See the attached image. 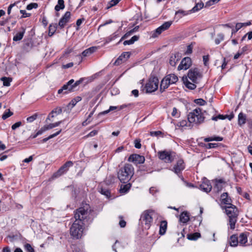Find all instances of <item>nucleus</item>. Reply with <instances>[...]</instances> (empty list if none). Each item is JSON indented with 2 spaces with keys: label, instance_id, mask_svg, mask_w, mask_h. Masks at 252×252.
<instances>
[{
  "label": "nucleus",
  "instance_id": "1",
  "mask_svg": "<svg viewBox=\"0 0 252 252\" xmlns=\"http://www.w3.org/2000/svg\"><path fill=\"white\" fill-rule=\"evenodd\" d=\"M89 206L86 205L75 211V220L70 228V234L74 238L79 239L82 236L84 221L87 220L89 215Z\"/></svg>",
  "mask_w": 252,
  "mask_h": 252
},
{
  "label": "nucleus",
  "instance_id": "2",
  "mask_svg": "<svg viewBox=\"0 0 252 252\" xmlns=\"http://www.w3.org/2000/svg\"><path fill=\"white\" fill-rule=\"evenodd\" d=\"M134 173V169L133 166L130 164L126 163L124 167L119 170L118 178L121 182L125 184L131 179Z\"/></svg>",
  "mask_w": 252,
  "mask_h": 252
},
{
  "label": "nucleus",
  "instance_id": "3",
  "mask_svg": "<svg viewBox=\"0 0 252 252\" xmlns=\"http://www.w3.org/2000/svg\"><path fill=\"white\" fill-rule=\"evenodd\" d=\"M226 215L229 218V224L231 229H234L237 220V209L233 204L224 207Z\"/></svg>",
  "mask_w": 252,
  "mask_h": 252
},
{
  "label": "nucleus",
  "instance_id": "4",
  "mask_svg": "<svg viewBox=\"0 0 252 252\" xmlns=\"http://www.w3.org/2000/svg\"><path fill=\"white\" fill-rule=\"evenodd\" d=\"M156 215V212L153 210H145L141 215L140 221L142 225H145V228L149 229Z\"/></svg>",
  "mask_w": 252,
  "mask_h": 252
},
{
  "label": "nucleus",
  "instance_id": "5",
  "mask_svg": "<svg viewBox=\"0 0 252 252\" xmlns=\"http://www.w3.org/2000/svg\"><path fill=\"white\" fill-rule=\"evenodd\" d=\"M188 120L189 124L194 123L199 125L203 123L204 117L200 108H196L189 112L188 115Z\"/></svg>",
  "mask_w": 252,
  "mask_h": 252
},
{
  "label": "nucleus",
  "instance_id": "6",
  "mask_svg": "<svg viewBox=\"0 0 252 252\" xmlns=\"http://www.w3.org/2000/svg\"><path fill=\"white\" fill-rule=\"evenodd\" d=\"M178 80V77L174 74H170L166 75L161 81L160 90L162 91H164L168 88L169 85L176 83Z\"/></svg>",
  "mask_w": 252,
  "mask_h": 252
},
{
  "label": "nucleus",
  "instance_id": "7",
  "mask_svg": "<svg viewBox=\"0 0 252 252\" xmlns=\"http://www.w3.org/2000/svg\"><path fill=\"white\" fill-rule=\"evenodd\" d=\"M175 155V153L171 151L165 150L158 152V158L167 163L171 162L174 159Z\"/></svg>",
  "mask_w": 252,
  "mask_h": 252
},
{
  "label": "nucleus",
  "instance_id": "8",
  "mask_svg": "<svg viewBox=\"0 0 252 252\" xmlns=\"http://www.w3.org/2000/svg\"><path fill=\"white\" fill-rule=\"evenodd\" d=\"M158 86V80L157 77H154L149 79L146 84L147 92L152 93L156 91Z\"/></svg>",
  "mask_w": 252,
  "mask_h": 252
},
{
  "label": "nucleus",
  "instance_id": "9",
  "mask_svg": "<svg viewBox=\"0 0 252 252\" xmlns=\"http://www.w3.org/2000/svg\"><path fill=\"white\" fill-rule=\"evenodd\" d=\"M188 78L193 83H198L202 78L199 69L197 68L190 69L188 74Z\"/></svg>",
  "mask_w": 252,
  "mask_h": 252
},
{
  "label": "nucleus",
  "instance_id": "10",
  "mask_svg": "<svg viewBox=\"0 0 252 252\" xmlns=\"http://www.w3.org/2000/svg\"><path fill=\"white\" fill-rule=\"evenodd\" d=\"M172 24V21H167L164 22L161 26L158 28L155 31L152 32L151 37L152 38L157 37L163 32L168 29Z\"/></svg>",
  "mask_w": 252,
  "mask_h": 252
},
{
  "label": "nucleus",
  "instance_id": "11",
  "mask_svg": "<svg viewBox=\"0 0 252 252\" xmlns=\"http://www.w3.org/2000/svg\"><path fill=\"white\" fill-rule=\"evenodd\" d=\"M73 163L71 161H68L66 162L60 169L54 174V176L57 177L61 176L65 172H66L69 167L72 166Z\"/></svg>",
  "mask_w": 252,
  "mask_h": 252
},
{
  "label": "nucleus",
  "instance_id": "12",
  "mask_svg": "<svg viewBox=\"0 0 252 252\" xmlns=\"http://www.w3.org/2000/svg\"><path fill=\"white\" fill-rule=\"evenodd\" d=\"M191 65V60L189 57L184 58L181 62L178 67V70H187L189 68Z\"/></svg>",
  "mask_w": 252,
  "mask_h": 252
},
{
  "label": "nucleus",
  "instance_id": "13",
  "mask_svg": "<svg viewBox=\"0 0 252 252\" xmlns=\"http://www.w3.org/2000/svg\"><path fill=\"white\" fill-rule=\"evenodd\" d=\"M128 161L136 164H141L145 161V157L138 154H132L128 158Z\"/></svg>",
  "mask_w": 252,
  "mask_h": 252
},
{
  "label": "nucleus",
  "instance_id": "14",
  "mask_svg": "<svg viewBox=\"0 0 252 252\" xmlns=\"http://www.w3.org/2000/svg\"><path fill=\"white\" fill-rule=\"evenodd\" d=\"M71 13L69 11H66L64 15L60 20L58 25L61 29L64 28L66 23L69 22L70 19Z\"/></svg>",
  "mask_w": 252,
  "mask_h": 252
},
{
  "label": "nucleus",
  "instance_id": "15",
  "mask_svg": "<svg viewBox=\"0 0 252 252\" xmlns=\"http://www.w3.org/2000/svg\"><path fill=\"white\" fill-rule=\"evenodd\" d=\"M200 188L201 190L206 192H209L212 188L210 182L209 180H204L200 185Z\"/></svg>",
  "mask_w": 252,
  "mask_h": 252
},
{
  "label": "nucleus",
  "instance_id": "16",
  "mask_svg": "<svg viewBox=\"0 0 252 252\" xmlns=\"http://www.w3.org/2000/svg\"><path fill=\"white\" fill-rule=\"evenodd\" d=\"M225 184L226 183L223 179H216L214 189H216L217 192H220L225 187Z\"/></svg>",
  "mask_w": 252,
  "mask_h": 252
},
{
  "label": "nucleus",
  "instance_id": "17",
  "mask_svg": "<svg viewBox=\"0 0 252 252\" xmlns=\"http://www.w3.org/2000/svg\"><path fill=\"white\" fill-rule=\"evenodd\" d=\"M249 232L241 233L238 237L239 244L240 246H244L248 241Z\"/></svg>",
  "mask_w": 252,
  "mask_h": 252
},
{
  "label": "nucleus",
  "instance_id": "18",
  "mask_svg": "<svg viewBox=\"0 0 252 252\" xmlns=\"http://www.w3.org/2000/svg\"><path fill=\"white\" fill-rule=\"evenodd\" d=\"M221 203L228 206L232 205V200L230 197L228 196L227 192H224L220 195Z\"/></svg>",
  "mask_w": 252,
  "mask_h": 252
},
{
  "label": "nucleus",
  "instance_id": "19",
  "mask_svg": "<svg viewBox=\"0 0 252 252\" xmlns=\"http://www.w3.org/2000/svg\"><path fill=\"white\" fill-rule=\"evenodd\" d=\"M185 166L184 164V161L182 159L178 160L176 164L174 166L173 169L174 171L176 174L180 173L181 171L184 169Z\"/></svg>",
  "mask_w": 252,
  "mask_h": 252
},
{
  "label": "nucleus",
  "instance_id": "20",
  "mask_svg": "<svg viewBox=\"0 0 252 252\" xmlns=\"http://www.w3.org/2000/svg\"><path fill=\"white\" fill-rule=\"evenodd\" d=\"M130 56L129 52H124L117 59L115 62V64L118 65L121 64L123 61L126 60Z\"/></svg>",
  "mask_w": 252,
  "mask_h": 252
},
{
  "label": "nucleus",
  "instance_id": "21",
  "mask_svg": "<svg viewBox=\"0 0 252 252\" xmlns=\"http://www.w3.org/2000/svg\"><path fill=\"white\" fill-rule=\"evenodd\" d=\"M62 112V108L57 107L53 109L51 113L49 114L48 117L47 118L46 121L50 120L51 118H54L55 116L61 114Z\"/></svg>",
  "mask_w": 252,
  "mask_h": 252
},
{
  "label": "nucleus",
  "instance_id": "22",
  "mask_svg": "<svg viewBox=\"0 0 252 252\" xmlns=\"http://www.w3.org/2000/svg\"><path fill=\"white\" fill-rule=\"evenodd\" d=\"M229 244L232 247H236L237 246L239 241H238V237L237 235L234 234L230 236L229 240Z\"/></svg>",
  "mask_w": 252,
  "mask_h": 252
},
{
  "label": "nucleus",
  "instance_id": "23",
  "mask_svg": "<svg viewBox=\"0 0 252 252\" xmlns=\"http://www.w3.org/2000/svg\"><path fill=\"white\" fill-rule=\"evenodd\" d=\"M179 60V56L178 54H172L170 57L169 63L171 66H175Z\"/></svg>",
  "mask_w": 252,
  "mask_h": 252
},
{
  "label": "nucleus",
  "instance_id": "24",
  "mask_svg": "<svg viewBox=\"0 0 252 252\" xmlns=\"http://www.w3.org/2000/svg\"><path fill=\"white\" fill-rule=\"evenodd\" d=\"M74 82L73 79L70 80L66 84L64 85L62 88L58 90V94H61L63 91H65V93H68L70 92L69 91V86L72 83Z\"/></svg>",
  "mask_w": 252,
  "mask_h": 252
},
{
  "label": "nucleus",
  "instance_id": "25",
  "mask_svg": "<svg viewBox=\"0 0 252 252\" xmlns=\"http://www.w3.org/2000/svg\"><path fill=\"white\" fill-rule=\"evenodd\" d=\"M167 226V222L166 220H162L160 222L159 226V234L163 235L165 234Z\"/></svg>",
  "mask_w": 252,
  "mask_h": 252
},
{
  "label": "nucleus",
  "instance_id": "26",
  "mask_svg": "<svg viewBox=\"0 0 252 252\" xmlns=\"http://www.w3.org/2000/svg\"><path fill=\"white\" fill-rule=\"evenodd\" d=\"M22 32L17 33L14 36L13 39L14 41H20L23 38L25 32V29L22 28Z\"/></svg>",
  "mask_w": 252,
  "mask_h": 252
},
{
  "label": "nucleus",
  "instance_id": "27",
  "mask_svg": "<svg viewBox=\"0 0 252 252\" xmlns=\"http://www.w3.org/2000/svg\"><path fill=\"white\" fill-rule=\"evenodd\" d=\"M189 220V214L187 212H184L180 216V221L183 223L187 222Z\"/></svg>",
  "mask_w": 252,
  "mask_h": 252
},
{
  "label": "nucleus",
  "instance_id": "28",
  "mask_svg": "<svg viewBox=\"0 0 252 252\" xmlns=\"http://www.w3.org/2000/svg\"><path fill=\"white\" fill-rule=\"evenodd\" d=\"M131 184L130 183L127 184H122L121 186L120 192L121 193L125 194L126 193L131 187Z\"/></svg>",
  "mask_w": 252,
  "mask_h": 252
},
{
  "label": "nucleus",
  "instance_id": "29",
  "mask_svg": "<svg viewBox=\"0 0 252 252\" xmlns=\"http://www.w3.org/2000/svg\"><path fill=\"white\" fill-rule=\"evenodd\" d=\"M62 123V121H59L54 124H50L43 126V130H47L52 129L59 126Z\"/></svg>",
  "mask_w": 252,
  "mask_h": 252
},
{
  "label": "nucleus",
  "instance_id": "30",
  "mask_svg": "<svg viewBox=\"0 0 252 252\" xmlns=\"http://www.w3.org/2000/svg\"><path fill=\"white\" fill-rule=\"evenodd\" d=\"M95 49H96V48L94 47H90V48L85 50V51H84L82 52V56L84 57L88 56L90 55L91 54H92V53H93L95 51Z\"/></svg>",
  "mask_w": 252,
  "mask_h": 252
},
{
  "label": "nucleus",
  "instance_id": "31",
  "mask_svg": "<svg viewBox=\"0 0 252 252\" xmlns=\"http://www.w3.org/2000/svg\"><path fill=\"white\" fill-rule=\"evenodd\" d=\"M184 82L186 86L190 90H194L195 89L196 86L195 84L196 83H191L190 82L187 78H186V80H184Z\"/></svg>",
  "mask_w": 252,
  "mask_h": 252
},
{
  "label": "nucleus",
  "instance_id": "32",
  "mask_svg": "<svg viewBox=\"0 0 252 252\" xmlns=\"http://www.w3.org/2000/svg\"><path fill=\"white\" fill-rule=\"evenodd\" d=\"M246 115L242 113H239L238 115V124L242 126L246 123Z\"/></svg>",
  "mask_w": 252,
  "mask_h": 252
},
{
  "label": "nucleus",
  "instance_id": "33",
  "mask_svg": "<svg viewBox=\"0 0 252 252\" xmlns=\"http://www.w3.org/2000/svg\"><path fill=\"white\" fill-rule=\"evenodd\" d=\"M139 39V36L137 35H134L132 36L130 39L125 40L124 42V44L125 45H131L134 43L135 41H137Z\"/></svg>",
  "mask_w": 252,
  "mask_h": 252
},
{
  "label": "nucleus",
  "instance_id": "34",
  "mask_svg": "<svg viewBox=\"0 0 252 252\" xmlns=\"http://www.w3.org/2000/svg\"><path fill=\"white\" fill-rule=\"evenodd\" d=\"M201 237V235L198 232H195L192 234L188 235V239L190 240H196Z\"/></svg>",
  "mask_w": 252,
  "mask_h": 252
},
{
  "label": "nucleus",
  "instance_id": "35",
  "mask_svg": "<svg viewBox=\"0 0 252 252\" xmlns=\"http://www.w3.org/2000/svg\"><path fill=\"white\" fill-rule=\"evenodd\" d=\"M82 80L81 79L76 81L75 82L72 83L69 86V91L72 92L75 90L76 87L78 86L81 82Z\"/></svg>",
  "mask_w": 252,
  "mask_h": 252
},
{
  "label": "nucleus",
  "instance_id": "36",
  "mask_svg": "<svg viewBox=\"0 0 252 252\" xmlns=\"http://www.w3.org/2000/svg\"><path fill=\"white\" fill-rule=\"evenodd\" d=\"M64 8V0H58V4L55 6V9L57 11H59L61 9H63Z\"/></svg>",
  "mask_w": 252,
  "mask_h": 252
},
{
  "label": "nucleus",
  "instance_id": "37",
  "mask_svg": "<svg viewBox=\"0 0 252 252\" xmlns=\"http://www.w3.org/2000/svg\"><path fill=\"white\" fill-rule=\"evenodd\" d=\"M204 6V3L203 2H198L196 5L191 9L190 11L192 12H196L200 9H202Z\"/></svg>",
  "mask_w": 252,
  "mask_h": 252
},
{
  "label": "nucleus",
  "instance_id": "38",
  "mask_svg": "<svg viewBox=\"0 0 252 252\" xmlns=\"http://www.w3.org/2000/svg\"><path fill=\"white\" fill-rule=\"evenodd\" d=\"M57 24H52L49 26V36H52L55 33L57 28Z\"/></svg>",
  "mask_w": 252,
  "mask_h": 252
},
{
  "label": "nucleus",
  "instance_id": "39",
  "mask_svg": "<svg viewBox=\"0 0 252 252\" xmlns=\"http://www.w3.org/2000/svg\"><path fill=\"white\" fill-rule=\"evenodd\" d=\"M1 81H3V85L4 86H9L10 82L12 81L11 78L3 77L1 78Z\"/></svg>",
  "mask_w": 252,
  "mask_h": 252
},
{
  "label": "nucleus",
  "instance_id": "40",
  "mask_svg": "<svg viewBox=\"0 0 252 252\" xmlns=\"http://www.w3.org/2000/svg\"><path fill=\"white\" fill-rule=\"evenodd\" d=\"M61 131H62V129H60L59 131H58L57 132H56V133H54L53 134L50 135L48 137L44 138L43 139V140H42L43 142H46V141H47L49 139L56 137V136L58 135L61 132Z\"/></svg>",
  "mask_w": 252,
  "mask_h": 252
},
{
  "label": "nucleus",
  "instance_id": "41",
  "mask_svg": "<svg viewBox=\"0 0 252 252\" xmlns=\"http://www.w3.org/2000/svg\"><path fill=\"white\" fill-rule=\"evenodd\" d=\"M117 109H119V107L118 106H111L110 107H109V109L107 110H105V111H104L103 112H101L100 113H99L98 115H105L107 113H108L109 112L111 111H113V110H116Z\"/></svg>",
  "mask_w": 252,
  "mask_h": 252
},
{
  "label": "nucleus",
  "instance_id": "42",
  "mask_svg": "<svg viewBox=\"0 0 252 252\" xmlns=\"http://www.w3.org/2000/svg\"><path fill=\"white\" fill-rule=\"evenodd\" d=\"M118 36V34H117L116 32H115L106 38L105 43H109L112 40H114L115 38H117Z\"/></svg>",
  "mask_w": 252,
  "mask_h": 252
},
{
  "label": "nucleus",
  "instance_id": "43",
  "mask_svg": "<svg viewBox=\"0 0 252 252\" xmlns=\"http://www.w3.org/2000/svg\"><path fill=\"white\" fill-rule=\"evenodd\" d=\"M224 39V35L222 33H219L218 34V37L215 39V42L217 45L220 43L221 41Z\"/></svg>",
  "mask_w": 252,
  "mask_h": 252
},
{
  "label": "nucleus",
  "instance_id": "44",
  "mask_svg": "<svg viewBox=\"0 0 252 252\" xmlns=\"http://www.w3.org/2000/svg\"><path fill=\"white\" fill-rule=\"evenodd\" d=\"M177 126L178 127H190V124L188 125V122L186 120H183L182 121H180L177 124Z\"/></svg>",
  "mask_w": 252,
  "mask_h": 252
},
{
  "label": "nucleus",
  "instance_id": "45",
  "mask_svg": "<svg viewBox=\"0 0 252 252\" xmlns=\"http://www.w3.org/2000/svg\"><path fill=\"white\" fill-rule=\"evenodd\" d=\"M189 11H186L183 10H179L178 11L176 12L175 14L176 15L181 14V16L180 17L181 18L182 17V16H185L189 14Z\"/></svg>",
  "mask_w": 252,
  "mask_h": 252
},
{
  "label": "nucleus",
  "instance_id": "46",
  "mask_svg": "<svg viewBox=\"0 0 252 252\" xmlns=\"http://www.w3.org/2000/svg\"><path fill=\"white\" fill-rule=\"evenodd\" d=\"M13 115V113L10 111L9 110H8V112H5L3 113V114L2 116V119L3 120H5L10 116H12Z\"/></svg>",
  "mask_w": 252,
  "mask_h": 252
},
{
  "label": "nucleus",
  "instance_id": "47",
  "mask_svg": "<svg viewBox=\"0 0 252 252\" xmlns=\"http://www.w3.org/2000/svg\"><path fill=\"white\" fill-rule=\"evenodd\" d=\"M37 117V114H34L32 116L29 117L27 118V121L28 123H32L36 119Z\"/></svg>",
  "mask_w": 252,
  "mask_h": 252
},
{
  "label": "nucleus",
  "instance_id": "48",
  "mask_svg": "<svg viewBox=\"0 0 252 252\" xmlns=\"http://www.w3.org/2000/svg\"><path fill=\"white\" fill-rule=\"evenodd\" d=\"M25 249L27 252H34V249L29 244H26L25 246Z\"/></svg>",
  "mask_w": 252,
  "mask_h": 252
},
{
  "label": "nucleus",
  "instance_id": "49",
  "mask_svg": "<svg viewBox=\"0 0 252 252\" xmlns=\"http://www.w3.org/2000/svg\"><path fill=\"white\" fill-rule=\"evenodd\" d=\"M38 7V4L36 3H31L28 4L27 6L28 10H31L32 8H36Z\"/></svg>",
  "mask_w": 252,
  "mask_h": 252
},
{
  "label": "nucleus",
  "instance_id": "50",
  "mask_svg": "<svg viewBox=\"0 0 252 252\" xmlns=\"http://www.w3.org/2000/svg\"><path fill=\"white\" fill-rule=\"evenodd\" d=\"M134 32H135V29H133L131 30L130 31H129V32H127L123 36V37L121 38V40H122V39H123L124 38H126L127 37H128L129 36L131 35Z\"/></svg>",
  "mask_w": 252,
  "mask_h": 252
},
{
  "label": "nucleus",
  "instance_id": "51",
  "mask_svg": "<svg viewBox=\"0 0 252 252\" xmlns=\"http://www.w3.org/2000/svg\"><path fill=\"white\" fill-rule=\"evenodd\" d=\"M100 192L107 197H108L110 195V193L108 189H101Z\"/></svg>",
  "mask_w": 252,
  "mask_h": 252
},
{
  "label": "nucleus",
  "instance_id": "52",
  "mask_svg": "<svg viewBox=\"0 0 252 252\" xmlns=\"http://www.w3.org/2000/svg\"><path fill=\"white\" fill-rule=\"evenodd\" d=\"M218 119H220V120L225 119V115L220 114V115H218L217 116H216V117L214 116L212 118V120H214V121H217Z\"/></svg>",
  "mask_w": 252,
  "mask_h": 252
},
{
  "label": "nucleus",
  "instance_id": "53",
  "mask_svg": "<svg viewBox=\"0 0 252 252\" xmlns=\"http://www.w3.org/2000/svg\"><path fill=\"white\" fill-rule=\"evenodd\" d=\"M194 102L200 105H204L206 103L205 101L201 98L196 99L194 100Z\"/></svg>",
  "mask_w": 252,
  "mask_h": 252
},
{
  "label": "nucleus",
  "instance_id": "54",
  "mask_svg": "<svg viewBox=\"0 0 252 252\" xmlns=\"http://www.w3.org/2000/svg\"><path fill=\"white\" fill-rule=\"evenodd\" d=\"M119 218L120 220L119 221V225L121 227H125L126 225V222L123 219V217L122 216H120Z\"/></svg>",
  "mask_w": 252,
  "mask_h": 252
},
{
  "label": "nucleus",
  "instance_id": "55",
  "mask_svg": "<svg viewBox=\"0 0 252 252\" xmlns=\"http://www.w3.org/2000/svg\"><path fill=\"white\" fill-rule=\"evenodd\" d=\"M193 46L192 44H190L187 46V49L185 52L186 54H190L192 52Z\"/></svg>",
  "mask_w": 252,
  "mask_h": 252
},
{
  "label": "nucleus",
  "instance_id": "56",
  "mask_svg": "<svg viewBox=\"0 0 252 252\" xmlns=\"http://www.w3.org/2000/svg\"><path fill=\"white\" fill-rule=\"evenodd\" d=\"M218 144L217 143H208L206 145L205 147L207 149H211L217 147Z\"/></svg>",
  "mask_w": 252,
  "mask_h": 252
},
{
  "label": "nucleus",
  "instance_id": "57",
  "mask_svg": "<svg viewBox=\"0 0 252 252\" xmlns=\"http://www.w3.org/2000/svg\"><path fill=\"white\" fill-rule=\"evenodd\" d=\"M134 147L137 149H140L141 147L140 140L139 139H136L134 141Z\"/></svg>",
  "mask_w": 252,
  "mask_h": 252
},
{
  "label": "nucleus",
  "instance_id": "58",
  "mask_svg": "<svg viewBox=\"0 0 252 252\" xmlns=\"http://www.w3.org/2000/svg\"><path fill=\"white\" fill-rule=\"evenodd\" d=\"M121 0H111L110 2V6L108 7V8L112 6L116 5Z\"/></svg>",
  "mask_w": 252,
  "mask_h": 252
},
{
  "label": "nucleus",
  "instance_id": "59",
  "mask_svg": "<svg viewBox=\"0 0 252 252\" xmlns=\"http://www.w3.org/2000/svg\"><path fill=\"white\" fill-rule=\"evenodd\" d=\"M22 125V123L21 122H18L13 125L11 126V128L13 130L16 129L17 128L20 127Z\"/></svg>",
  "mask_w": 252,
  "mask_h": 252
},
{
  "label": "nucleus",
  "instance_id": "60",
  "mask_svg": "<svg viewBox=\"0 0 252 252\" xmlns=\"http://www.w3.org/2000/svg\"><path fill=\"white\" fill-rule=\"evenodd\" d=\"M209 60V55H205L203 57V61L204 62V64L205 66H207L208 65V62Z\"/></svg>",
  "mask_w": 252,
  "mask_h": 252
},
{
  "label": "nucleus",
  "instance_id": "61",
  "mask_svg": "<svg viewBox=\"0 0 252 252\" xmlns=\"http://www.w3.org/2000/svg\"><path fill=\"white\" fill-rule=\"evenodd\" d=\"M20 12L21 14H22L21 18L28 17H29L31 15L30 13H27L26 11L24 10H21Z\"/></svg>",
  "mask_w": 252,
  "mask_h": 252
},
{
  "label": "nucleus",
  "instance_id": "62",
  "mask_svg": "<svg viewBox=\"0 0 252 252\" xmlns=\"http://www.w3.org/2000/svg\"><path fill=\"white\" fill-rule=\"evenodd\" d=\"M161 132L160 131H151L150 132V135L152 136H157L160 134Z\"/></svg>",
  "mask_w": 252,
  "mask_h": 252
},
{
  "label": "nucleus",
  "instance_id": "63",
  "mask_svg": "<svg viewBox=\"0 0 252 252\" xmlns=\"http://www.w3.org/2000/svg\"><path fill=\"white\" fill-rule=\"evenodd\" d=\"M84 20V19H79L76 21V25L77 28H76V30H79V26L82 23L83 21Z\"/></svg>",
  "mask_w": 252,
  "mask_h": 252
},
{
  "label": "nucleus",
  "instance_id": "64",
  "mask_svg": "<svg viewBox=\"0 0 252 252\" xmlns=\"http://www.w3.org/2000/svg\"><path fill=\"white\" fill-rule=\"evenodd\" d=\"M243 26H244V24L239 23L236 24L235 26L236 31H238L239 29H240Z\"/></svg>",
  "mask_w": 252,
  "mask_h": 252
}]
</instances>
